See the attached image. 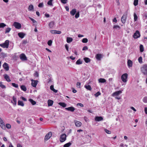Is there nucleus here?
I'll return each mask as SVG.
<instances>
[{"mask_svg": "<svg viewBox=\"0 0 147 147\" xmlns=\"http://www.w3.org/2000/svg\"><path fill=\"white\" fill-rule=\"evenodd\" d=\"M67 136L65 134L61 135L60 137V141L61 142H63L65 141L66 139Z\"/></svg>", "mask_w": 147, "mask_h": 147, "instance_id": "4", "label": "nucleus"}, {"mask_svg": "<svg viewBox=\"0 0 147 147\" xmlns=\"http://www.w3.org/2000/svg\"><path fill=\"white\" fill-rule=\"evenodd\" d=\"M122 92V91L121 90H119L118 91H117L115 92L112 94V96H117L119 95V94L121 93Z\"/></svg>", "mask_w": 147, "mask_h": 147, "instance_id": "13", "label": "nucleus"}, {"mask_svg": "<svg viewBox=\"0 0 147 147\" xmlns=\"http://www.w3.org/2000/svg\"><path fill=\"white\" fill-rule=\"evenodd\" d=\"M18 105H20L22 107H23L24 105L23 102L20 100H18Z\"/></svg>", "mask_w": 147, "mask_h": 147, "instance_id": "32", "label": "nucleus"}, {"mask_svg": "<svg viewBox=\"0 0 147 147\" xmlns=\"http://www.w3.org/2000/svg\"><path fill=\"white\" fill-rule=\"evenodd\" d=\"M20 59L22 61H26L27 60V58L25 55L24 54H21L20 56Z\"/></svg>", "mask_w": 147, "mask_h": 147, "instance_id": "9", "label": "nucleus"}, {"mask_svg": "<svg viewBox=\"0 0 147 147\" xmlns=\"http://www.w3.org/2000/svg\"><path fill=\"white\" fill-rule=\"evenodd\" d=\"M50 89L51 90L53 91L55 93H56L57 92V90L55 89L54 88V86L53 85L51 86L50 87Z\"/></svg>", "mask_w": 147, "mask_h": 147, "instance_id": "28", "label": "nucleus"}, {"mask_svg": "<svg viewBox=\"0 0 147 147\" xmlns=\"http://www.w3.org/2000/svg\"><path fill=\"white\" fill-rule=\"evenodd\" d=\"M21 89L24 91H25L26 90V86L24 85H22L21 86Z\"/></svg>", "mask_w": 147, "mask_h": 147, "instance_id": "39", "label": "nucleus"}, {"mask_svg": "<svg viewBox=\"0 0 147 147\" xmlns=\"http://www.w3.org/2000/svg\"><path fill=\"white\" fill-rule=\"evenodd\" d=\"M9 41L8 40L5 41L4 43L0 44V46L4 48H7L9 47Z\"/></svg>", "mask_w": 147, "mask_h": 147, "instance_id": "2", "label": "nucleus"}, {"mask_svg": "<svg viewBox=\"0 0 147 147\" xmlns=\"http://www.w3.org/2000/svg\"><path fill=\"white\" fill-rule=\"evenodd\" d=\"M28 10L29 11H34V7L32 5H30L28 7Z\"/></svg>", "mask_w": 147, "mask_h": 147, "instance_id": "24", "label": "nucleus"}, {"mask_svg": "<svg viewBox=\"0 0 147 147\" xmlns=\"http://www.w3.org/2000/svg\"><path fill=\"white\" fill-rule=\"evenodd\" d=\"M132 62L130 60H128L127 61V65L129 67H131L132 65Z\"/></svg>", "mask_w": 147, "mask_h": 147, "instance_id": "22", "label": "nucleus"}, {"mask_svg": "<svg viewBox=\"0 0 147 147\" xmlns=\"http://www.w3.org/2000/svg\"><path fill=\"white\" fill-rule=\"evenodd\" d=\"M53 101L51 100H49L48 101V105L49 106H51L53 105Z\"/></svg>", "mask_w": 147, "mask_h": 147, "instance_id": "25", "label": "nucleus"}, {"mask_svg": "<svg viewBox=\"0 0 147 147\" xmlns=\"http://www.w3.org/2000/svg\"><path fill=\"white\" fill-rule=\"evenodd\" d=\"M54 22H50L49 24V26L51 28H52L54 26Z\"/></svg>", "mask_w": 147, "mask_h": 147, "instance_id": "26", "label": "nucleus"}, {"mask_svg": "<svg viewBox=\"0 0 147 147\" xmlns=\"http://www.w3.org/2000/svg\"><path fill=\"white\" fill-rule=\"evenodd\" d=\"M101 94L99 92H98L95 94V96L96 97H97L99 95H100Z\"/></svg>", "mask_w": 147, "mask_h": 147, "instance_id": "49", "label": "nucleus"}, {"mask_svg": "<svg viewBox=\"0 0 147 147\" xmlns=\"http://www.w3.org/2000/svg\"><path fill=\"white\" fill-rule=\"evenodd\" d=\"M13 26H14L15 28L17 29H20L21 27V25L18 22H14L13 24Z\"/></svg>", "mask_w": 147, "mask_h": 147, "instance_id": "5", "label": "nucleus"}, {"mask_svg": "<svg viewBox=\"0 0 147 147\" xmlns=\"http://www.w3.org/2000/svg\"><path fill=\"white\" fill-rule=\"evenodd\" d=\"M52 41L51 40H50L48 41L47 44L49 46H51L52 45Z\"/></svg>", "mask_w": 147, "mask_h": 147, "instance_id": "50", "label": "nucleus"}, {"mask_svg": "<svg viewBox=\"0 0 147 147\" xmlns=\"http://www.w3.org/2000/svg\"><path fill=\"white\" fill-rule=\"evenodd\" d=\"M113 28L115 29H117L118 28L119 30L120 29V27L118 25H114L113 27Z\"/></svg>", "mask_w": 147, "mask_h": 147, "instance_id": "54", "label": "nucleus"}, {"mask_svg": "<svg viewBox=\"0 0 147 147\" xmlns=\"http://www.w3.org/2000/svg\"><path fill=\"white\" fill-rule=\"evenodd\" d=\"M13 101H12L11 102L13 104L14 106H16L17 103L16 98L14 96L13 97Z\"/></svg>", "mask_w": 147, "mask_h": 147, "instance_id": "19", "label": "nucleus"}, {"mask_svg": "<svg viewBox=\"0 0 147 147\" xmlns=\"http://www.w3.org/2000/svg\"><path fill=\"white\" fill-rule=\"evenodd\" d=\"M71 142H69L63 145V147H69L71 145Z\"/></svg>", "mask_w": 147, "mask_h": 147, "instance_id": "35", "label": "nucleus"}, {"mask_svg": "<svg viewBox=\"0 0 147 147\" xmlns=\"http://www.w3.org/2000/svg\"><path fill=\"white\" fill-rule=\"evenodd\" d=\"M134 22L136 21L137 20L138 17L135 12H134Z\"/></svg>", "mask_w": 147, "mask_h": 147, "instance_id": "30", "label": "nucleus"}, {"mask_svg": "<svg viewBox=\"0 0 147 147\" xmlns=\"http://www.w3.org/2000/svg\"><path fill=\"white\" fill-rule=\"evenodd\" d=\"M140 36V34L138 30H136V32L134 33L133 37L135 39H136L139 38Z\"/></svg>", "mask_w": 147, "mask_h": 147, "instance_id": "6", "label": "nucleus"}, {"mask_svg": "<svg viewBox=\"0 0 147 147\" xmlns=\"http://www.w3.org/2000/svg\"><path fill=\"white\" fill-rule=\"evenodd\" d=\"M126 15H123L121 18V22L123 23L124 24L126 22Z\"/></svg>", "mask_w": 147, "mask_h": 147, "instance_id": "10", "label": "nucleus"}, {"mask_svg": "<svg viewBox=\"0 0 147 147\" xmlns=\"http://www.w3.org/2000/svg\"><path fill=\"white\" fill-rule=\"evenodd\" d=\"M82 61L80 59H78L76 62V64L77 65H80L82 64Z\"/></svg>", "mask_w": 147, "mask_h": 147, "instance_id": "34", "label": "nucleus"}, {"mask_svg": "<svg viewBox=\"0 0 147 147\" xmlns=\"http://www.w3.org/2000/svg\"><path fill=\"white\" fill-rule=\"evenodd\" d=\"M88 47H87L86 46H85L84 47H83V49H82V50L83 51H84V50H87L88 49Z\"/></svg>", "mask_w": 147, "mask_h": 147, "instance_id": "60", "label": "nucleus"}, {"mask_svg": "<svg viewBox=\"0 0 147 147\" xmlns=\"http://www.w3.org/2000/svg\"><path fill=\"white\" fill-rule=\"evenodd\" d=\"M73 40V39L72 38L67 37V42L68 43H70Z\"/></svg>", "mask_w": 147, "mask_h": 147, "instance_id": "27", "label": "nucleus"}, {"mask_svg": "<svg viewBox=\"0 0 147 147\" xmlns=\"http://www.w3.org/2000/svg\"><path fill=\"white\" fill-rule=\"evenodd\" d=\"M138 0H134V5L136 6L138 5Z\"/></svg>", "mask_w": 147, "mask_h": 147, "instance_id": "46", "label": "nucleus"}, {"mask_svg": "<svg viewBox=\"0 0 147 147\" xmlns=\"http://www.w3.org/2000/svg\"><path fill=\"white\" fill-rule=\"evenodd\" d=\"M31 85L34 87H36L38 81L37 80H31Z\"/></svg>", "mask_w": 147, "mask_h": 147, "instance_id": "12", "label": "nucleus"}, {"mask_svg": "<svg viewBox=\"0 0 147 147\" xmlns=\"http://www.w3.org/2000/svg\"><path fill=\"white\" fill-rule=\"evenodd\" d=\"M77 105L80 106L81 107H83L84 106L81 103H78L77 104Z\"/></svg>", "mask_w": 147, "mask_h": 147, "instance_id": "63", "label": "nucleus"}, {"mask_svg": "<svg viewBox=\"0 0 147 147\" xmlns=\"http://www.w3.org/2000/svg\"><path fill=\"white\" fill-rule=\"evenodd\" d=\"M29 18L32 21L33 23H36V21L34 19H33L32 18H31L30 17H29Z\"/></svg>", "mask_w": 147, "mask_h": 147, "instance_id": "56", "label": "nucleus"}, {"mask_svg": "<svg viewBox=\"0 0 147 147\" xmlns=\"http://www.w3.org/2000/svg\"><path fill=\"white\" fill-rule=\"evenodd\" d=\"M58 104L61 106L63 107H65L66 106V104L64 102H59Z\"/></svg>", "mask_w": 147, "mask_h": 147, "instance_id": "33", "label": "nucleus"}, {"mask_svg": "<svg viewBox=\"0 0 147 147\" xmlns=\"http://www.w3.org/2000/svg\"><path fill=\"white\" fill-rule=\"evenodd\" d=\"M84 87L86 89L90 91L92 90L91 86L90 85H85Z\"/></svg>", "mask_w": 147, "mask_h": 147, "instance_id": "23", "label": "nucleus"}, {"mask_svg": "<svg viewBox=\"0 0 147 147\" xmlns=\"http://www.w3.org/2000/svg\"><path fill=\"white\" fill-rule=\"evenodd\" d=\"M76 12V10L75 9H73L70 12V14L72 16H74Z\"/></svg>", "mask_w": 147, "mask_h": 147, "instance_id": "20", "label": "nucleus"}, {"mask_svg": "<svg viewBox=\"0 0 147 147\" xmlns=\"http://www.w3.org/2000/svg\"><path fill=\"white\" fill-rule=\"evenodd\" d=\"M0 126L3 129H5V123L2 119L0 117Z\"/></svg>", "mask_w": 147, "mask_h": 147, "instance_id": "7", "label": "nucleus"}, {"mask_svg": "<svg viewBox=\"0 0 147 147\" xmlns=\"http://www.w3.org/2000/svg\"><path fill=\"white\" fill-rule=\"evenodd\" d=\"M102 57V55L100 54H97L95 56L96 58L98 60H100L101 59Z\"/></svg>", "mask_w": 147, "mask_h": 147, "instance_id": "18", "label": "nucleus"}, {"mask_svg": "<svg viewBox=\"0 0 147 147\" xmlns=\"http://www.w3.org/2000/svg\"><path fill=\"white\" fill-rule=\"evenodd\" d=\"M56 34H60L61 33V32L60 31L56 30Z\"/></svg>", "mask_w": 147, "mask_h": 147, "instance_id": "62", "label": "nucleus"}, {"mask_svg": "<svg viewBox=\"0 0 147 147\" xmlns=\"http://www.w3.org/2000/svg\"><path fill=\"white\" fill-rule=\"evenodd\" d=\"M65 47L67 51H68V50H68V46L67 45V44H65Z\"/></svg>", "mask_w": 147, "mask_h": 147, "instance_id": "61", "label": "nucleus"}, {"mask_svg": "<svg viewBox=\"0 0 147 147\" xmlns=\"http://www.w3.org/2000/svg\"><path fill=\"white\" fill-rule=\"evenodd\" d=\"M3 66L5 69L8 71L9 69V67L8 64L6 63H5L3 65Z\"/></svg>", "mask_w": 147, "mask_h": 147, "instance_id": "14", "label": "nucleus"}, {"mask_svg": "<svg viewBox=\"0 0 147 147\" xmlns=\"http://www.w3.org/2000/svg\"><path fill=\"white\" fill-rule=\"evenodd\" d=\"M43 6V3H40L38 5V7H41Z\"/></svg>", "mask_w": 147, "mask_h": 147, "instance_id": "55", "label": "nucleus"}, {"mask_svg": "<svg viewBox=\"0 0 147 147\" xmlns=\"http://www.w3.org/2000/svg\"><path fill=\"white\" fill-rule=\"evenodd\" d=\"M3 76L7 82H10L11 81V80L10 79L9 76L7 74H5Z\"/></svg>", "mask_w": 147, "mask_h": 147, "instance_id": "16", "label": "nucleus"}, {"mask_svg": "<svg viewBox=\"0 0 147 147\" xmlns=\"http://www.w3.org/2000/svg\"><path fill=\"white\" fill-rule=\"evenodd\" d=\"M94 119L96 121H99L102 120L103 118L101 116H96Z\"/></svg>", "mask_w": 147, "mask_h": 147, "instance_id": "15", "label": "nucleus"}, {"mask_svg": "<svg viewBox=\"0 0 147 147\" xmlns=\"http://www.w3.org/2000/svg\"><path fill=\"white\" fill-rule=\"evenodd\" d=\"M105 132L108 134H110L111 133V131L108 130L107 129H105Z\"/></svg>", "mask_w": 147, "mask_h": 147, "instance_id": "52", "label": "nucleus"}, {"mask_svg": "<svg viewBox=\"0 0 147 147\" xmlns=\"http://www.w3.org/2000/svg\"><path fill=\"white\" fill-rule=\"evenodd\" d=\"M18 34L19 36L22 38H23L25 35V34L23 32H20Z\"/></svg>", "mask_w": 147, "mask_h": 147, "instance_id": "21", "label": "nucleus"}, {"mask_svg": "<svg viewBox=\"0 0 147 147\" xmlns=\"http://www.w3.org/2000/svg\"><path fill=\"white\" fill-rule=\"evenodd\" d=\"M6 26V25L4 23H0V28H3Z\"/></svg>", "mask_w": 147, "mask_h": 147, "instance_id": "41", "label": "nucleus"}, {"mask_svg": "<svg viewBox=\"0 0 147 147\" xmlns=\"http://www.w3.org/2000/svg\"><path fill=\"white\" fill-rule=\"evenodd\" d=\"M6 127L8 129H10L11 127V126L9 124H7L6 125Z\"/></svg>", "mask_w": 147, "mask_h": 147, "instance_id": "57", "label": "nucleus"}, {"mask_svg": "<svg viewBox=\"0 0 147 147\" xmlns=\"http://www.w3.org/2000/svg\"><path fill=\"white\" fill-rule=\"evenodd\" d=\"M142 58L141 56L139 57L138 59L139 62L140 63H142Z\"/></svg>", "mask_w": 147, "mask_h": 147, "instance_id": "44", "label": "nucleus"}, {"mask_svg": "<svg viewBox=\"0 0 147 147\" xmlns=\"http://www.w3.org/2000/svg\"><path fill=\"white\" fill-rule=\"evenodd\" d=\"M56 30H53L50 31V32L51 34H56Z\"/></svg>", "mask_w": 147, "mask_h": 147, "instance_id": "53", "label": "nucleus"}, {"mask_svg": "<svg viewBox=\"0 0 147 147\" xmlns=\"http://www.w3.org/2000/svg\"><path fill=\"white\" fill-rule=\"evenodd\" d=\"M127 77L128 75L127 73L123 74L121 76V79L122 81L124 82H126L127 81Z\"/></svg>", "mask_w": 147, "mask_h": 147, "instance_id": "3", "label": "nucleus"}, {"mask_svg": "<svg viewBox=\"0 0 147 147\" xmlns=\"http://www.w3.org/2000/svg\"><path fill=\"white\" fill-rule=\"evenodd\" d=\"M80 16V14H79V12H77L76 13L75 17L76 18H78Z\"/></svg>", "mask_w": 147, "mask_h": 147, "instance_id": "51", "label": "nucleus"}, {"mask_svg": "<svg viewBox=\"0 0 147 147\" xmlns=\"http://www.w3.org/2000/svg\"><path fill=\"white\" fill-rule=\"evenodd\" d=\"M52 136V133L51 132H49L45 136V140H47L51 137Z\"/></svg>", "mask_w": 147, "mask_h": 147, "instance_id": "8", "label": "nucleus"}, {"mask_svg": "<svg viewBox=\"0 0 147 147\" xmlns=\"http://www.w3.org/2000/svg\"><path fill=\"white\" fill-rule=\"evenodd\" d=\"M141 70L144 75H147V64L143 65L141 68Z\"/></svg>", "mask_w": 147, "mask_h": 147, "instance_id": "1", "label": "nucleus"}, {"mask_svg": "<svg viewBox=\"0 0 147 147\" xmlns=\"http://www.w3.org/2000/svg\"><path fill=\"white\" fill-rule=\"evenodd\" d=\"M143 101L145 103H147V96L144 97L142 99Z\"/></svg>", "mask_w": 147, "mask_h": 147, "instance_id": "38", "label": "nucleus"}, {"mask_svg": "<svg viewBox=\"0 0 147 147\" xmlns=\"http://www.w3.org/2000/svg\"><path fill=\"white\" fill-rule=\"evenodd\" d=\"M34 75L36 77H38V72H36L34 74Z\"/></svg>", "mask_w": 147, "mask_h": 147, "instance_id": "58", "label": "nucleus"}, {"mask_svg": "<svg viewBox=\"0 0 147 147\" xmlns=\"http://www.w3.org/2000/svg\"><path fill=\"white\" fill-rule=\"evenodd\" d=\"M29 101L31 102L32 105H34L36 104V102L33 100L32 99H29Z\"/></svg>", "mask_w": 147, "mask_h": 147, "instance_id": "29", "label": "nucleus"}, {"mask_svg": "<svg viewBox=\"0 0 147 147\" xmlns=\"http://www.w3.org/2000/svg\"><path fill=\"white\" fill-rule=\"evenodd\" d=\"M140 51L141 52H142L144 51V48L142 45H141L140 46Z\"/></svg>", "mask_w": 147, "mask_h": 147, "instance_id": "37", "label": "nucleus"}, {"mask_svg": "<svg viewBox=\"0 0 147 147\" xmlns=\"http://www.w3.org/2000/svg\"><path fill=\"white\" fill-rule=\"evenodd\" d=\"M83 43H86L88 42V40L87 38H84L82 40Z\"/></svg>", "mask_w": 147, "mask_h": 147, "instance_id": "45", "label": "nucleus"}, {"mask_svg": "<svg viewBox=\"0 0 147 147\" xmlns=\"http://www.w3.org/2000/svg\"><path fill=\"white\" fill-rule=\"evenodd\" d=\"M98 80L99 82H101V83H104L106 82V80L105 79H103V78H100Z\"/></svg>", "mask_w": 147, "mask_h": 147, "instance_id": "31", "label": "nucleus"}, {"mask_svg": "<svg viewBox=\"0 0 147 147\" xmlns=\"http://www.w3.org/2000/svg\"><path fill=\"white\" fill-rule=\"evenodd\" d=\"M84 60L86 63H88L90 61V59L88 57H85L84 58Z\"/></svg>", "mask_w": 147, "mask_h": 147, "instance_id": "36", "label": "nucleus"}, {"mask_svg": "<svg viewBox=\"0 0 147 147\" xmlns=\"http://www.w3.org/2000/svg\"><path fill=\"white\" fill-rule=\"evenodd\" d=\"M65 109L68 111H70L71 112H73L75 110V108L72 107L66 108Z\"/></svg>", "mask_w": 147, "mask_h": 147, "instance_id": "17", "label": "nucleus"}, {"mask_svg": "<svg viewBox=\"0 0 147 147\" xmlns=\"http://www.w3.org/2000/svg\"><path fill=\"white\" fill-rule=\"evenodd\" d=\"M53 0H50L47 3L48 5L50 6H53L52 2Z\"/></svg>", "mask_w": 147, "mask_h": 147, "instance_id": "42", "label": "nucleus"}, {"mask_svg": "<svg viewBox=\"0 0 147 147\" xmlns=\"http://www.w3.org/2000/svg\"><path fill=\"white\" fill-rule=\"evenodd\" d=\"M65 9L67 11H69V8L68 6H66L65 7Z\"/></svg>", "mask_w": 147, "mask_h": 147, "instance_id": "64", "label": "nucleus"}, {"mask_svg": "<svg viewBox=\"0 0 147 147\" xmlns=\"http://www.w3.org/2000/svg\"><path fill=\"white\" fill-rule=\"evenodd\" d=\"M62 3L64 4H65L67 3V0H61Z\"/></svg>", "mask_w": 147, "mask_h": 147, "instance_id": "59", "label": "nucleus"}, {"mask_svg": "<svg viewBox=\"0 0 147 147\" xmlns=\"http://www.w3.org/2000/svg\"><path fill=\"white\" fill-rule=\"evenodd\" d=\"M77 87L79 88H80L81 87V83L79 82H78L77 83Z\"/></svg>", "mask_w": 147, "mask_h": 147, "instance_id": "48", "label": "nucleus"}, {"mask_svg": "<svg viewBox=\"0 0 147 147\" xmlns=\"http://www.w3.org/2000/svg\"><path fill=\"white\" fill-rule=\"evenodd\" d=\"M0 87L3 89L6 88L5 86L3 84V83L2 82H0Z\"/></svg>", "mask_w": 147, "mask_h": 147, "instance_id": "40", "label": "nucleus"}, {"mask_svg": "<svg viewBox=\"0 0 147 147\" xmlns=\"http://www.w3.org/2000/svg\"><path fill=\"white\" fill-rule=\"evenodd\" d=\"M74 123L76 126L77 127H80L82 125V123L78 121L75 120Z\"/></svg>", "mask_w": 147, "mask_h": 147, "instance_id": "11", "label": "nucleus"}, {"mask_svg": "<svg viewBox=\"0 0 147 147\" xmlns=\"http://www.w3.org/2000/svg\"><path fill=\"white\" fill-rule=\"evenodd\" d=\"M11 30V28H8L6 29L5 33H9Z\"/></svg>", "mask_w": 147, "mask_h": 147, "instance_id": "43", "label": "nucleus"}, {"mask_svg": "<svg viewBox=\"0 0 147 147\" xmlns=\"http://www.w3.org/2000/svg\"><path fill=\"white\" fill-rule=\"evenodd\" d=\"M12 85L13 87L16 88H18V85L15 83H12Z\"/></svg>", "mask_w": 147, "mask_h": 147, "instance_id": "47", "label": "nucleus"}]
</instances>
